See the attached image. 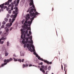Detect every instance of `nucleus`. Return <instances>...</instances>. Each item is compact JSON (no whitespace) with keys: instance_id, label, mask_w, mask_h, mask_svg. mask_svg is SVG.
Instances as JSON below:
<instances>
[{"instance_id":"1","label":"nucleus","mask_w":74,"mask_h":74,"mask_svg":"<svg viewBox=\"0 0 74 74\" xmlns=\"http://www.w3.org/2000/svg\"><path fill=\"white\" fill-rule=\"evenodd\" d=\"M33 11H34V12H36V10L35 9H33V8H32V7L29 8V9H28L27 11V12H29V14L31 16H34L32 17V19L31 20V21H29L28 22V24H29V25H31L32 24V23L33 21V20L34 19V17L36 16V15H39L40 14V13H38L37 12H36L35 13L34 12H33Z\"/></svg>"},{"instance_id":"2","label":"nucleus","mask_w":74,"mask_h":74,"mask_svg":"<svg viewBox=\"0 0 74 74\" xmlns=\"http://www.w3.org/2000/svg\"><path fill=\"white\" fill-rule=\"evenodd\" d=\"M27 48H28V49L31 52H35V49H34V46L32 45V44H27Z\"/></svg>"},{"instance_id":"3","label":"nucleus","mask_w":74,"mask_h":74,"mask_svg":"<svg viewBox=\"0 0 74 74\" xmlns=\"http://www.w3.org/2000/svg\"><path fill=\"white\" fill-rule=\"evenodd\" d=\"M14 10H16L15 11H13V14H15L14 15H12L10 16L11 18H15L17 16L18 13V8L16 7L14 8Z\"/></svg>"},{"instance_id":"4","label":"nucleus","mask_w":74,"mask_h":74,"mask_svg":"<svg viewBox=\"0 0 74 74\" xmlns=\"http://www.w3.org/2000/svg\"><path fill=\"white\" fill-rule=\"evenodd\" d=\"M12 60V59L11 58H10L9 59L6 60L5 59L3 60V62L5 63H4L3 64H2L1 66L2 67H3L5 65H6L8 63H9L10 62H11ZM5 62H6L5 63Z\"/></svg>"},{"instance_id":"5","label":"nucleus","mask_w":74,"mask_h":74,"mask_svg":"<svg viewBox=\"0 0 74 74\" xmlns=\"http://www.w3.org/2000/svg\"><path fill=\"white\" fill-rule=\"evenodd\" d=\"M17 0L16 1V5L17 6L18 5L19 3V1H20V0ZM12 1V0H8V1L7 2H6L5 3V5H8L9 4V3H11Z\"/></svg>"},{"instance_id":"6","label":"nucleus","mask_w":74,"mask_h":74,"mask_svg":"<svg viewBox=\"0 0 74 74\" xmlns=\"http://www.w3.org/2000/svg\"><path fill=\"white\" fill-rule=\"evenodd\" d=\"M23 25L22 26V27H25V26H26V27H24L23 29V30H25V29H26L27 30H29L30 29V27H28V25L26 24V23H24L23 24Z\"/></svg>"},{"instance_id":"7","label":"nucleus","mask_w":74,"mask_h":74,"mask_svg":"<svg viewBox=\"0 0 74 74\" xmlns=\"http://www.w3.org/2000/svg\"><path fill=\"white\" fill-rule=\"evenodd\" d=\"M29 6H31V5H32V6H31V7L29 8H31L32 7V8H35V6H34V3H33V0L31 1V2H30L29 4Z\"/></svg>"},{"instance_id":"8","label":"nucleus","mask_w":74,"mask_h":74,"mask_svg":"<svg viewBox=\"0 0 74 74\" xmlns=\"http://www.w3.org/2000/svg\"><path fill=\"white\" fill-rule=\"evenodd\" d=\"M9 31V29H7L6 30V33H5V31H4L3 33V34H4L5 35V36H7V35H8V32Z\"/></svg>"},{"instance_id":"9","label":"nucleus","mask_w":74,"mask_h":74,"mask_svg":"<svg viewBox=\"0 0 74 74\" xmlns=\"http://www.w3.org/2000/svg\"><path fill=\"white\" fill-rule=\"evenodd\" d=\"M21 34H22L21 36V38H23V33L25 32V31L23 30V29H21Z\"/></svg>"},{"instance_id":"10","label":"nucleus","mask_w":74,"mask_h":74,"mask_svg":"<svg viewBox=\"0 0 74 74\" xmlns=\"http://www.w3.org/2000/svg\"><path fill=\"white\" fill-rule=\"evenodd\" d=\"M2 37L1 39V40H3V41H5V40H6V39H7V37L4 38V37H6V36H5V35L3 34L2 35Z\"/></svg>"},{"instance_id":"11","label":"nucleus","mask_w":74,"mask_h":74,"mask_svg":"<svg viewBox=\"0 0 74 74\" xmlns=\"http://www.w3.org/2000/svg\"><path fill=\"white\" fill-rule=\"evenodd\" d=\"M48 66L47 65L44 66L43 65H42L41 66V69H44V70H47V67Z\"/></svg>"},{"instance_id":"12","label":"nucleus","mask_w":74,"mask_h":74,"mask_svg":"<svg viewBox=\"0 0 74 74\" xmlns=\"http://www.w3.org/2000/svg\"><path fill=\"white\" fill-rule=\"evenodd\" d=\"M64 71H65V74H67V69H66V67H67V65H64Z\"/></svg>"},{"instance_id":"13","label":"nucleus","mask_w":74,"mask_h":74,"mask_svg":"<svg viewBox=\"0 0 74 74\" xmlns=\"http://www.w3.org/2000/svg\"><path fill=\"white\" fill-rule=\"evenodd\" d=\"M44 62L45 63H47V64H52V62H50L48 61L47 60H44Z\"/></svg>"},{"instance_id":"14","label":"nucleus","mask_w":74,"mask_h":74,"mask_svg":"<svg viewBox=\"0 0 74 74\" xmlns=\"http://www.w3.org/2000/svg\"><path fill=\"white\" fill-rule=\"evenodd\" d=\"M29 38H23V40H24V41H25V40H26V42H27V41L29 40Z\"/></svg>"},{"instance_id":"15","label":"nucleus","mask_w":74,"mask_h":74,"mask_svg":"<svg viewBox=\"0 0 74 74\" xmlns=\"http://www.w3.org/2000/svg\"><path fill=\"white\" fill-rule=\"evenodd\" d=\"M26 18V19H30V15L29 14H27V17Z\"/></svg>"},{"instance_id":"16","label":"nucleus","mask_w":74,"mask_h":74,"mask_svg":"<svg viewBox=\"0 0 74 74\" xmlns=\"http://www.w3.org/2000/svg\"><path fill=\"white\" fill-rule=\"evenodd\" d=\"M38 59H39V60H41L42 61H43L44 62V60H43V59L41 58H40V57L39 56L38 57Z\"/></svg>"},{"instance_id":"17","label":"nucleus","mask_w":74,"mask_h":74,"mask_svg":"<svg viewBox=\"0 0 74 74\" xmlns=\"http://www.w3.org/2000/svg\"><path fill=\"white\" fill-rule=\"evenodd\" d=\"M4 3L2 4L1 5H0V7L1 8V9H3L4 8Z\"/></svg>"},{"instance_id":"18","label":"nucleus","mask_w":74,"mask_h":74,"mask_svg":"<svg viewBox=\"0 0 74 74\" xmlns=\"http://www.w3.org/2000/svg\"><path fill=\"white\" fill-rule=\"evenodd\" d=\"M43 70V69L40 68V70L41 71H42V72L43 73H44V74H45V71H44V70Z\"/></svg>"},{"instance_id":"19","label":"nucleus","mask_w":74,"mask_h":74,"mask_svg":"<svg viewBox=\"0 0 74 74\" xmlns=\"http://www.w3.org/2000/svg\"><path fill=\"white\" fill-rule=\"evenodd\" d=\"M29 19H26V18L25 19V23H28V22H27V21H29Z\"/></svg>"},{"instance_id":"20","label":"nucleus","mask_w":74,"mask_h":74,"mask_svg":"<svg viewBox=\"0 0 74 74\" xmlns=\"http://www.w3.org/2000/svg\"><path fill=\"white\" fill-rule=\"evenodd\" d=\"M1 39H0V44H3L4 43V41H1Z\"/></svg>"},{"instance_id":"21","label":"nucleus","mask_w":74,"mask_h":74,"mask_svg":"<svg viewBox=\"0 0 74 74\" xmlns=\"http://www.w3.org/2000/svg\"><path fill=\"white\" fill-rule=\"evenodd\" d=\"M29 30H30V31H29V33L30 34V35H32V32H31V28H30H30H29Z\"/></svg>"},{"instance_id":"22","label":"nucleus","mask_w":74,"mask_h":74,"mask_svg":"<svg viewBox=\"0 0 74 74\" xmlns=\"http://www.w3.org/2000/svg\"><path fill=\"white\" fill-rule=\"evenodd\" d=\"M4 20L6 22H7L8 21V18H5L4 19Z\"/></svg>"},{"instance_id":"23","label":"nucleus","mask_w":74,"mask_h":74,"mask_svg":"<svg viewBox=\"0 0 74 74\" xmlns=\"http://www.w3.org/2000/svg\"><path fill=\"white\" fill-rule=\"evenodd\" d=\"M15 20V18H13L12 21V23H13V22H14V21Z\"/></svg>"},{"instance_id":"24","label":"nucleus","mask_w":74,"mask_h":74,"mask_svg":"<svg viewBox=\"0 0 74 74\" xmlns=\"http://www.w3.org/2000/svg\"><path fill=\"white\" fill-rule=\"evenodd\" d=\"M26 42H25V41H24V40H23L22 41V43H23V44H25V43H26Z\"/></svg>"},{"instance_id":"25","label":"nucleus","mask_w":74,"mask_h":74,"mask_svg":"<svg viewBox=\"0 0 74 74\" xmlns=\"http://www.w3.org/2000/svg\"><path fill=\"white\" fill-rule=\"evenodd\" d=\"M14 5H12V6L11 7V10H12L13 9V7H14Z\"/></svg>"},{"instance_id":"26","label":"nucleus","mask_w":74,"mask_h":74,"mask_svg":"<svg viewBox=\"0 0 74 74\" xmlns=\"http://www.w3.org/2000/svg\"><path fill=\"white\" fill-rule=\"evenodd\" d=\"M9 25H10L8 23L6 24V26H8V27H9V26H10Z\"/></svg>"},{"instance_id":"27","label":"nucleus","mask_w":74,"mask_h":74,"mask_svg":"<svg viewBox=\"0 0 74 74\" xmlns=\"http://www.w3.org/2000/svg\"><path fill=\"white\" fill-rule=\"evenodd\" d=\"M28 30H29L27 29L25 31V33L26 34H27V33H28Z\"/></svg>"},{"instance_id":"28","label":"nucleus","mask_w":74,"mask_h":74,"mask_svg":"<svg viewBox=\"0 0 74 74\" xmlns=\"http://www.w3.org/2000/svg\"><path fill=\"white\" fill-rule=\"evenodd\" d=\"M18 62H20V63H21V59H19L18 60Z\"/></svg>"},{"instance_id":"29","label":"nucleus","mask_w":74,"mask_h":74,"mask_svg":"<svg viewBox=\"0 0 74 74\" xmlns=\"http://www.w3.org/2000/svg\"><path fill=\"white\" fill-rule=\"evenodd\" d=\"M29 38H30V40L32 41V36H30V37H29Z\"/></svg>"},{"instance_id":"30","label":"nucleus","mask_w":74,"mask_h":74,"mask_svg":"<svg viewBox=\"0 0 74 74\" xmlns=\"http://www.w3.org/2000/svg\"><path fill=\"white\" fill-rule=\"evenodd\" d=\"M50 69H51V66H49L48 67V70H50Z\"/></svg>"},{"instance_id":"31","label":"nucleus","mask_w":74,"mask_h":74,"mask_svg":"<svg viewBox=\"0 0 74 74\" xmlns=\"http://www.w3.org/2000/svg\"><path fill=\"white\" fill-rule=\"evenodd\" d=\"M24 22H25V19H23V21H22V23L23 24V23Z\"/></svg>"},{"instance_id":"32","label":"nucleus","mask_w":74,"mask_h":74,"mask_svg":"<svg viewBox=\"0 0 74 74\" xmlns=\"http://www.w3.org/2000/svg\"><path fill=\"white\" fill-rule=\"evenodd\" d=\"M9 16H10V14H8L6 16L7 18H9Z\"/></svg>"},{"instance_id":"33","label":"nucleus","mask_w":74,"mask_h":74,"mask_svg":"<svg viewBox=\"0 0 74 74\" xmlns=\"http://www.w3.org/2000/svg\"><path fill=\"white\" fill-rule=\"evenodd\" d=\"M25 67H26V66L25 65V64H23V68H25Z\"/></svg>"},{"instance_id":"34","label":"nucleus","mask_w":74,"mask_h":74,"mask_svg":"<svg viewBox=\"0 0 74 74\" xmlns=\"http://www.w3.org/2000/svg\"><path fill=\"white\" fill-rule=\"evenodd\" d=\"M8 53H6L5 54V56H8Z\"/></svg>"},{"instance_id":"35","label":"nucleus","mask_w":74,"mask_h":74,"mask_svg":"<svg viewBox=\"0 0 74 74\" xmlns=\"http://www.w3.org/2000/svg\"><path fill=\"white\" fill-rule=\"evenodd\" d=\"M20 53H21V56H24V54H23V53H21V52H20Z\"/></svg>"},{"instance_id":"36","label":"nucleus","mask_w":74,"mask_h":74,"mask_svg":"<svg viewBox=\"0 0 74 74\" xmlns=\"http://www.w3.org/2000/svg\"><path fill=\"white\" fill-rule=\"evenodd\" d=\"M2 24L3 25H5V22L4 21H3Z\"/></svg>"},{"instance_id":"37","label":"nucleus","mask_w":74,"mask_h":74,"mask_svg":"<svg viewBox=\"0 0 74 74\" xmlns=\"http://www.w3.org/2000/svg\"><path fill=\"white\" fill-rule=\"evenodd\" d=\"M12 23H10L9 25V26L10 27L11 26H12Z\"/></svg>"},{"instance_id":"38","label":"nucleus","mask_w":74,"mask_h":74,"mask_svg":"<svg viewBox=\"0 0 74 74\" xmlns=\"http://www.w3.org/2000/svg\"><path fill=\"white\" fill-rule=\"evenodd\" d=\"M9 44H10V43H9V42H7V46H9Z\"/></svg>"},{"instance_id":"39","label":"nucleus","mask_w":74,"mask_h":74,"mask_svg":"<svg viewBox=\"0 0 74 74\" xmlns=\"http://www.w3.org/2000/svg\"><path fill=\"white\" fill-rule=\"evenodd\" d=\"M61 69L62 70H63V65L62 64H61Z\"/></svg>"},{"instance_id":"40","label":"nucleus","mask_w":74,"mask_h":74,"mask_svg":"<svg viewBox=\"0 0 74 74\" xmlns=\"http://www.w3.org/2000/svg\"><path fill=\"white\" fill-rule=\"evenodd\" d=\"M26 36V34H24V37L23 38H25V37Z\"/></svg>"},{"instance_id":"41","label":"nucleus","mask_w":74,"mask_h":74,"mask_svg":"<svg viewBox=\"0 0 74 74\" xmlns=\"http://www.w3.org/2000/svg\"><path fill=\"white\" fill-rule=\"evenodd\" d=\"M27 42H28L29 43V44H30L31 43V41L28 40Z\"/></svg>"},{"instance_id":"42","label":"nucleus","mask_w":74,"mask_h":74,"mask_svg":"<svg viewBox=\"0 0 74 74\" xmlns=\"http://www.w3.org/2000/svg\"><path fill=\"white\" fill-rule=\"evenodd\" d=\"M11 21H12L11 19L10 18L9 20V22H10V23H11Z\"/></svg>"},{"instance_id":"43","label":"nucleus","mask_w":74,"mask_h":74,"mask_svg":"<svg viewBox=\"0 0 74 74\" xmlns=\"http://www.w3.org/2000/svg\"><path fill=\"white\" fill-rule=\"evenodd\" d=\"M8 13L9 14H11V10H10L8 11Z\"/></svg>"},{"instance_id":"44","label":"nucleus","mask_w":74,"mask_h":74,"mask_svg":"<svg viewBox=\"0 0 74 74\" xmlns=\"http://www.w3.org/2000/svg\"><path fill=\"white\" fill-rule=\"evenodd\" d=\"M12 29H13L12 27H10V31H11V30H12Z\"/></svg>"},{"instance_id":"45","label":"nucleus","mask_w":74,"mask_h":74,"mask_svg":"<svg viewBox=\"0 0 74 74\" xmlns=\"http://www.w3.org/2000/svg\"><path fill=\"white\" fill-rule=\"evenodd\" d=\"M4 25H3L1 26V28H4Z\"/></svg>"},{"instance_id":"46","label":"nucleus","mask_w":74,"mask_h":74,"mask_svg":"<svg viewBox=\"0 0 74 74\" xmlns=\"http://www.w3.org/2000/svg\"><path fill=\"white\" fill-rule=\"evenodd\" d=\"M35 55H36V57H37V58H38V57L39 56H38V54H36Z\"/></svg>"},{"instance_id":"47","label":"nucleus","mask_w":74,"mask_h":74,"mask_svg":"<svg viewBox=\"0 0 74 74\" xmlns=\"http://www.w3.org/2000/svg\"><path fill=\"white\" fill-rule=\"evenodd\" d=\"M26 45L25 44L24 45V48H26Z\"/></svg>"},{"instance_id":"48","label":"nucleus","mask_w":74,"mask_h":74,"mask_svg":"<svg viewBox=\"0 0 74 74\" xmlns=\"http://www.w3.org/2000/svg\"><path fill=\"white\" fill-rule=\"evenodd\" d=\"M14 62H16V61H18V59H15L14 60Z\"/></svg>"},{"instance_id":"49","label":"nucleus","mask_w":74,"mask_h":74,"mask_svg":"<svg viewBox=\"0 0 74 74\" xmlns=\"http://www.w3.org/2000/svg\"><path fill=\"white\" fill-rule=\"evenodd\" d=\"M25 67H27V66H28L29 65L28 64H27L25 65Z\"/></svg>"},{"instance_id":"50","label":"nucleus","mask_w":74,"mask_h":74,"mask_svg":"<svg viewBox=\"0 0 74 74\" xmlns=\"http://www.w3.org/2000/svg\"><path fill=\"white\" fill-rule=\"evenodd\" d=\"M27 36H30V34H27Z\"/></svg>"},{"instance_id":"51","label":"nucleus","mask_w":74,"mask_h":74,"mask_svg":"<svg viewBox=\"0 0 74 74\" xmlns=\"http://www.w3.org/2000/svg\"><path fill=\"white\" fill-rule=\"evenodd\" d=\"M31 44H33V40H31Z\"/></svg>"},{"instance_id":"52","label":"nucleus","mask_w":74,"mask_h":74,"mask_svg":"<svg viewBox=\"0 0 74 74\" xmlns=\"http://www.w3.org/2000/svg\"><path fill=\"white\" fill-rule=\"evenodd\" d=\"M15 3H16V1H14L13 2V4H15Z\"/></svg>"},{"instance_id":"53","label":"nucleus","mask_w":74,"mask_h":74,"mask_svg":"<svg viewBox=\"0 0 74 74\" xmlns=\"http://www.w3.org/2000/svg\"><path fill=\"white\" fill-rule=\"evenodd\" d=\"M21 62H24V59H23L21 60Z\"/></svg>"},{"instance_id":"54","label":"nucleus","mask_w":74,"mask_h":74,"mask_svg":"<svg viewBox=\"0 0 74 74\" xmlns=\"http://www.w3.org/2000/svg\"><path fill=\"white\" fill-rule=\"evenodd\" d=\"M9 10H10V8H8L6 9L7 11H8Z\"/></svg>"},{"instance_id":"55","label":"nucleus","mask_w":74,"mask_h":74,"mask_svg":"<svg viewBox=\"0 0 74 74\" xmlns=\"http://www.w3.org/2000/svg\"><path fill=\"white\" fill-rule=\"evenodd\" d=\"M39 65L40 64V65H42V62H41L40 64H39Z\"/></svg>"},{"instance_id":"56","label":"nucleus","mask_w":74,"mask_h":74,"mask_svg":"<svg viewBox=\"0 0 74 74\" xmlns=\"http://www.w3.org/2000/svg\"><path fill=\"white\" fill-rule=\"evenodd\" d=\"M2 33V31H0V35H1Z\"/></svg>"},{"instance_id":"57","label":"nucleus","mask_w":74,"mask_h":74,"mask_svg":"<svg viewBox=\"0 0 74 74\" xmlns=\"http://www.w3.org/2000/svg\"><path fill=\"white\" fill-rule=\"evenodd\" d=\"M34 55H36L37 54V53H36L35 52H34Z\"/></svg>"},{"instance_id":"58","label":"nucleus","mask_w":74,"mask_h":74,"mask_svg":"<svg viewBox=\"0 0 74 74\" xmlns=\"http://www.w3.org/2000/svg\"><path fill=\"white\" fill-rule=\"evenodd\" d=\"M13 56H14L15 57H16V55L15 54H14L13 55Z\"/></svg>"},{"instance_id":"59","label":"nucleus","mask_w":74,"mask_h":74,"mask_svg":"<svg viewBox=\"0 0 74 74\" xmlns=\"http://www.w3.org/2000/svg\"><path fill=\"white\" fill-rule=\"evenodd\" d=\"M7 7L6 6H5L4 8H7Z\"/></svg>"},{"instance_id":"60","label":"nucleus","mask_w":74,"mask_h":74,"mask_svg":"<svg viewBox=\"0 0 74 74\" xmlns=\"http://www.w3.org/2000/svg\"><path fill=\"white\" fill-rule=\"evenodd\" d=\"M31 66H32V65L30 64L29 65V67H31Z\"/></svg>"},{"instance_id":"61","label":"nucleus","mask_w":74,"mask_h":74,"mask_svg":"<svg viewBox=\"0 0 74 74\" xmlns=\"http://www.w3.org/2000/svg\"><path fill=\"white\" fill-rule=\"evenodd\" d=\"M54 10V9H53V8H52V11H53V10Z\"/></svg>"},{"instance_id":"62","label":"nucleus","mask_w":74,"mask_h":74,"mask_svg":"<svg viewBox=\"0 0 74 74\" xmlns=\"http://www.w3.org/2000/svg\"><path fill=\"white\" fill-rule=\"evenodd\" d=\"M47 72H48V71H46V73H45V74H48V73H47Z\"/></svg>"},{"instance_id":"63","label":"nucleus","mask_w":74,"mask_h":74,"mask_svg":"<svg viewBox=\"0 0 74 74\" xmlns=\"http://www.w3.org/2000/svg\"><path fill=\"white\" fill-rule=\"evenodd\" d=\"M11 5L10 4V5H9L8 7H11Z\"/></svg>"},{"instance_id":"64","label":"nucleus","mask_w":74,"mask_h":74,"mask_svg":"<svg viewBox=\"0 0 74 74\" xmlns=\"http://www.w3.org/2000/svg\"><path fill=\"white\" fill-rule=\"evenodd\" d=\"M13 59H14V60L15 59V58H13Z\"/></svg>"}]
</instances>
